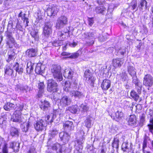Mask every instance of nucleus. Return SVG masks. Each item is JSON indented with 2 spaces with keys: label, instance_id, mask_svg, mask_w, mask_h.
<instances>
[{
  "label": "nucleus",
  "instance_id": "nucleus-1",
  "mask_svg": "<svg viewBox=\"0 0 153 153\" xmlns=\"http://www.w3.org/2000/svg\"><path fill=\"white\" fill-rule=\"evenodd\" d=\"M18 108L14 113L11 119L14 122L20 123L25 122V120L21 117V111L23 109V105H19L17 106Z\"/></svg>",
  "mask_w": 153,
  "mask_h": 153
},
{
  "label": "nucleus",
  "instance_id": "nucleus-2",
  "mask_svg": "<svg viewBox=\"0 0 153 153\" xmlns=\"http://www.w3.org/2000/svg\"><path fill=\"white\" fill-rule=\"evenodd\" d=\"M50 116L48 115L45 117V120L43 119L37 120L34 124V128L37 131H42L47 126V123L49 122Z\"/></svg>",
  "mask_w": 153,
  "mask_h": 153
},
{
  "label": "nucleus",
  "instance_id": "nucleus-3",
  "mask_svg": "<svg viewBox=\"0 0 153 153\" xmlns=\"http://www.w3.org/2000/svg\"><path fill=\"white\" fill-rule=\"evenodd\" d=\"M83 36L87 40V44L89 45H93L94 43L95 39L97 38L95 31L85 33Z\"/></svg>",
  "mask_w": 153,
  "mask_h": 153
},
{
  "label": "nucleus",
  "instance_id": "nucleus-4",
  "mask_svg": "<svg viewBox=\"0 0 153 153\" xmlns=\"http://www.w3.org/2000/svg\"><path fill=\"white\" fill-rule=\"evenodd\" d=\"M61 67L59 65H54L52 68L51 72L54 78L57 81H60L62 79V77L61 73Z\"/></svg>",
  "mask_w": 153,
  "mask_h": 153
},
{
  "label": "nucleus",
  "instance_id": "nucleus-5",
  "mask_svg": "<svg viewBox=\"0 0 153 153\" xmlns=\"http://www.w3.org/2000/svg\"><path fill=\"white\" fill-rule=\"evenodd\" d=\"M68 22V20L67 17L64 16H61L57 19L55 27L56 29H60L67 24Z\"/></svg>",
  "mask_w": 153,
  "mask_h": 153
},
{
  "label": "nucleus",
  "instance_id": "nucleus-6",
  "mask_svg": "<svg viewBox=\"0 0 153 153\" xmlns=\"http://www.w3.org/2000/svg\"><path fill=\"white\" fill-rule=\"evenodd\" d=\"M68 22V20L67 17L64 16H61L57 19L55 27L56 29H60L67 24Z\"/></svg>",
  "mask_w": 153,
  "mask_h": 153
},
{
  "label": "nucleus",
  "instance_id": "nucleus-7",
  "mask_svg": "<svg viewBox=\"0 0 153 153\" xmlns=\"http://www.w3.org/2000/svg\"><path fill=\"white\" fill-rule=\"evenodd\" d=\"M77 80L76 79H73L71 82L66 81L64 88V91L67 92L69 91L71 88L76 89L77 88Z\"/></svg>",
  "mask_w": 153,
  "mask_h": 153
},
{
  "label": "nucleus",
  "instance_id": "nucleus-8",
  "mask_svg": "<svg viewBox=\"0 0 153 153\" xmlns=\"http://www.w3.org/2000/svg\"><path fill=\"white\" fill-rule=\"evenodd\" d=\"M47 84V90L48 91L54 92L57 91V84L53 80H48Z\"/></svg>",
  "mask_w": 153,
  "mask_h": 153
},
{
  "label": "nucleus",
  "instance_id": "nucleus-9",
  "mask_svg": "<svg viewBox=\"0 0 153 153\" xmlns=\"http://www.w3.org/2000/svg\"><path fill=\"white\" fill-rule=\"evenodd\" d=\"M143 85L146 87L150 88L153 85V77L149 74L145 76L143 81Z\"/></svg>",
  "mask_w": 153,
  "mask_h": 153
},
{
  "label": "nucleus",
  "instance_id": "nucleus-10",
  "mask_svg": "<svg viewBox=\"0 0 153 153\" xmlns=\"http://www.w3.org/2000/svg\"><path fill=\"white\" fill-rule=\"evenodd\" d=\"M117 111L114 114H111V117L113 119L117 121H119L123 117V114L122 112V108L120 107H118L117 108Z\"/></svg>",
  "mask_w": 153,
  "mask_h": 153
},
{
  "label": "nucleus",
  "instance_id": "nucleus-11",
  "mask_svg": "<svg viewBox=\"0 0 153 153\" xmlns=\"http://www.w3.org/2000/svg\"><path fill=\"white\" fill-rule=\"evenodd\" d=\"M84 75L85 77L86 78V80L88 81V83H90L91 85L93 87H94V84L95 79L94 77L92 76L90 71L88 69L85 71L84 73Z\"/></svg>",
  "mask_w": 153,
  "mask_h": 153
},
{
  "label": "nucleus",
  "instance_id": "nucleus-12",
  "mask_svg": "<svg viewBox=\"0 0 153 153\" xmlns=\"http://www.w3.org/2000/svg\"><path fill=\"white\" fill-rule=\"evenodd\" d=\"M53 25V24L51 22H47L45 23L43 28V33L45 36H48L51 33Z\"/></svg>",
  "mask_w": 153,
  "mask_h": 153
},
{
  "label": "nucleus",
  "instance_id": "nucleus-13",
  "mask_svg": "<svg viewBox=\"0 0 153 153\" xmlns=\"http://www.w3.org/2000/svg\"><path fill=\"white\" fill-rule=\"evenodd\" d=\"M58 10L59 9L57 6L53 5H52L51 8H49L48 9L47 12L48 15L50 16H55L56 15Z\"/></svg>",
  "mask_w": 153,
  "mask_h": 153
},
{
  "label": "nucleus",
  "instance_id": "nucleus-14",
  "mask_svg": "<svg viewBox=\"0 0 153 153\" xmlns=\"http://www.w3.org/2000/svg\"><path fill=\"white\" fill-rule=\"evenodd\" d=\"M70 95L72 97L74 96L75 98L80 99L85 97V94L83 93L77 91H70Z\"/></svg>",
  "mask_w": 153,
  "mask_h": 153
},
{
  "label": "nucleus",
  "instance_id": "nucleus-15",
  "mask_svg": "<svg viewBox=\"0 0 153 153\" xmlns=\"http://www.w3.org/2000/svg\"><path fill=\"white\" fill-rule=\"evenodd\" d=\"M71 99L66 96H63L60 101L61 105L63 107L68 105L71 103Z\"/></svg>",
  "mask_w": 153,
  "mask_h": 153
},
{
  "label": "nucleus",
  "instance_id": "nucleus-16",
  "mask_svg": "<svg viewBox=\"0 0 153 153\" xmlns=\"http://www.w3.org/2000/svg\"><path fill=\"white\" fill-rule=\"evenodd\" d=\"M127 71L131 77H134V76L136 75V70L135 69L134 65L131 63H128L127 66Z\"/></svg>",
  "mask_w": 153,
  "mask_h": 153
},
{
  "label": "nucleus",
  "instance_id": "nucleus-17",
  "mask_svg": "<svg viewBox=\"0 0 153 153\" xmlns=\"http://www.w3.org/2000/svg\"><path fill=\"white\" fill-rule=\"evenodd\" d=\"M45 67L41 63L37 64L36 67L35 71L38 74H42L45 72Z\"/></svg>",
  "mask_w": 153,
  "mask_h": 153
},
{
  "label": "nucleus",
  "instance_id": "nucleus-18",
  "mask_svg": "<svg viewBox=\"0 0 153 153\" xmlns=\"http://www.w3.org/2000/svg\"><path fill=\"white\" fill-rule=\"evenodd\" d=\"M52 149L56 151L57 153H62L65 149V146L64 145H61L58 143L54 144L52 147Z\"/></svg>",
  "mask_w": 153,
  "mask_h": 153
},
{
  "label": "nucleus",
  "instance_id": "nucleus-19",
  "mask_svg": "<svg viewBox=\"0 0 153 153\" xmlns=\"http://www.w3.org/2000/svg\"><path fill=\"white\" fill-rule=\"evenodd\" d=\"M14 69L19 74H22L23 71V66L22 64L20 65L18 62L14 63L13 65Z\"/></svg>",
  "mask_w": 153,
  "mask_h": 153
},
{
  "label": "nucleus",
  "instance_id": "nucleus-20",
  "mask_svg": "<svg viewBox=\"0 0 153 153\" xmlns=\"http://www.w3.org/2000/svg\"><path fill=\"white\" fill-rule=\"evenodd\" d=\"M111 81L109 79H104L101 85V87L104 90H107L111 86Z\"/></svg>",
  "mask_w": 153,
  "mask_h": 153
},
{
  "label": "nucleus",
  "instance_id": "nucleus-21",
  "mask_svg": "<svg viewBox=\"0 0 153 153\" xmlns=\"http://www.w3.org/2000/svg\"><path fill=\"white\" fill-rule=\"evenodd\" d=\"M59 137L61 141L64 143H66L69 140L70 136L67 133L62 132L59 134Z\"/></svg>",
  "mask_w": 153,
  "mask_h": 153
},
{
  "label": "nucleus",
  "instance_id": "nucleus-22",
  "mask_svg": "<svg viewBox=\"0 0 153 153\" xmlns=\"http://www.w3.org/2000/svg\"><path fill=\"white\" fill-rule=\"evenodd\" d=\"M49 102L46 100L41 101V103L40 105V108L44 111L48 110L50 107Z\"/></svg>",
  "mask_w": 153,
  "mask_h": 153
},
{
  "label": "nucleus",
  "instance_id": "nucleus-23",
  "mask_svg": "<svg viewBox=\"0 0 153 153\" xmlns=\"http://www.w3.org/2000/svg\"><path fill=\"white\" fill-rule=\"evenodd\" d=\"M65 130L66 131H69L74 129V126L73 123L71 121H66L63 125Z\"/></svg>",
  "mask_w": 153,
  "mask_h": 153
},
{
  "label": "nucleus",
  "instance_id": "nucleus-24",
  "mask_svg": "<svg viewBox=\"0 0 153 153\" xmlns=\"http://www.w3.org/2000/svg\"><path fill=\"white\" fill-rule=\"evenodd\" d=\"M37 50L35 49L31 48L27 50L26 53L29 57L35 56L37 55Z\"/></svg>",
  "mask_w": 153,
  "mask_h": 153
},
{
  "label": "nucleus",
  "instance_id": "nucleus-25",
  "mask_svg": "<svg viewBox=\"0 0 153 153\" xmlns=\"http://www.w3.org/2000/svg\"><path fill=\"white\" fill-rule=\"evenodd\" d=\"M123 63V62L121 59H114L113 60V65L115 68L120 67Z\"/></svg>",
  "mask_w": 153,
  "mask_h": 153
},
{
  "label": "nucleus",
  "instance_id": "nucleus-26",
  "mask_svg": "<svg viewBox=\"0 0 153 153\" xmlns=\"http://www.w3.org/2000/svg\"><path fill=\"white\" fill-rule=\"evenodd\" d=\"M64 76L65 78L71 79L74 75V72L71 69H65L64 72Z\"/></svg>",
  "mask_w": 153,
  "mask_h": 153
},
{
  "label": "nucleus",
  "instance_id": "nucleus-27",
  "mask_svg": "<svg viewBox=\"0 0 153 153\" xmlns=\"http://www.w3.org/2000/svg\"><path fill=\"white\" fill-rule=\"evenodd\" d=\"M149 114L150 116V122L151 124H149L148 126L150 131L153 133V111L152 110H150Z\"/></svg>",
  "mask_w": 153,
  "mask_h": 153
},
{
  "label": "nucleus",
  "instance_id": "nucleus-28",
  "mask_svg": "<svg viewBox=\"0 0 153 153\" xmlns=\"http://www.w3.org/2000/svg\"><path fill=\"white\" fill-rule=\"evenodd\" d=\"M10 134L12 137H18L19 135V130L14 127H11L10 129Z\"/></svg>",
  "mask_w": 153,
  "mask_h": 153
},
{
  "label": "nucleus",
  "instance_id": "nucleus-29",
  "mask_svg": "<svg viewBox=\"0 0 153 153\" xmlns=\"http://www.w3.org/2000/svg\"><path fill=\"white\" fill-rule=\"evenodd\" d=\"M10 147L13 149L14 152H17L19 150V144L15 142H12L10 143Z\"/></svg>",
  "mask_w": 153,
  "mask_h": 153
},
{
  "label": "nucleus",
  "instance_id": "nucleus-30",
  "mask_svg": "<svg viewBox=\"0 0 153 153\" xmlns=\"http://www.w3.org/2000/svg\"><path fill=\"white\" fill-rule=\"evenodd\" d=\"M114 7V5L111 4L109 5L107 9V13L106 15V17L108 19L111 18L112 17V13L113 11V9Z\"/></svg>",
  "mask_w": 153,
  "mask_h": 153
},
{
  "label": "nucleus",
  "instance_id": "nucleus-31",
  "mask_svg": "<svg viewBox=\"0 0 153 153\" xmlns=\"http://www.w3.org/2000/svg\"><path fill=\"white\" fill-rule=\"evenodd\" d=\"M28 87L27 85L22 86L17 85L16 86L15 89L16 91H19L23 93L24 92L26 93L27 91V90H28Z\"/></svg>",
  "mask_w": 153,
  "mask_h": 153
},
{
  "label": "nucleus",
  "instance_id": "nucleus-32",
  "mask_svg": "<svg viewBox=\"0 0 153 153\" xmlns=\"http://www.w3.org/2000/svg\"><path fill=\"white\" fill-rule=\"evenodd\" d=\"M137 1L136 0H133L132 1L130 4L127 8V10L131 9L133 11V12H134L138 10V8L137 7Z\"/></svg>",
  "mask_w": 153,
  "mask_h": 153
},
{
  "label": "nucleus",
  "instance_id": "nucleus-33",
  "mask_svg": "<svg viewBox=\"0 0 153 153\" xmlns=\"http://www.w3.org/2000/svg\"><path fill=\"white\" fill-rule=\"evenodd\" d=\"M136 118L135 115H131L130 116L128 120L129 125L131 126H134L136 124Z\"/></svg>",
  "mask_w": 153,
  "mask_h": 153
},
{
  "label": "nucleus",
  "instance_id": "nucleus-34",
  "mask_svg": "<svg viewBox=\"0 0 153 153\" xmlns=\"http://www.w3.org/2000/svg\"><path fill=\"white\" fill-rule=\"evenodd\" d=\"M16 105L10 102H7L4 106V109L6 111H10L11 110L15 109Z\"/></svg>",
  "mask_w": 153,
  "mask_h": 153
},
{
  "label": "nucleus",
  "instance_id": "nucleus-35",
  "mask_svg": "<svg viewBox=\"0 0 153 153\" xmlns=\"http://www.w3.org/2000/svg\"><path fill=\"white\" fill-rule=\"evenodd\" d=\"M7 54L8 57L6 61L9 62L15 58V54L13 51L10 50L8 51Z\"/></svg>",
  "mask_w": 153,
  "mask_h": 153
},
{
  "label": "nucleus",
  "instance_id": "nucleus-36",
  "mask_svg": "<svg viewBox=\"0 0 153 153\" xmlns=\"http://www.w3.org/2000/svg\"><path fill=\"white\" fill-rule=\"evenodd\" d=\"M106 9L103 6L96 7L95 11L97 13L104 14L106 11Z\"/></svg>",
  "mask_w": 153,
  "mask_h": 153
},
{
  "label": "nucleus",
  "instance_id": "nucleus-37",
  "mask_svg": "<svg viewBox=\"0 0 153 153\" xmlns=\"http://www.w3.org/2000/svg\"><path fill=\"white\" fill-rule=\"evenodd\" d=\"M78 110V107L76 105H73L66 108L65 111H69L70 112L73 114L76 113Z\"/></svg>",
  "mask_w": 153,
  "mask_h": 153
},
{
  "label": "nucleus",
  "instance_id": "nucleus-38",
  "mask_svg": "<svg viewBox=\"0 0 153 153\" xmlns=\"http://www.w3.org/2000/svg\"><path fill=\"white\" fill-rule=\"evenodd\" d=\"M147 1L145 0H141L139 5L140 10H143L144 9H146L147 8Z\"/></svg>",
  "mask_w": 153,
  "mask_h": 153
},
{
  "label": "nucleus",
  "instance_id": "nucleus-39",
  "mask_svg": "<svg viewBox=\"0 0 153 153\" xmlns=\"http://www.w3.org/2000/svg\"><path fill=\"white\" fill-rule=\"evenodd\" d=\"M53 113L57 116V118H59L63 116V111L60 109L54 110Z\"/></svg>",
  "mask_w": 153,
  "mask_h": 153
},
{
  "label": "nucleus",
  "instance_id": "nucleus-40",
  "mask_svg": "<svg viewBox=\"0 0 153 153\" xmlns=\"http://www.w3.org/2000/svg\"><path fill=\"white\" fill-rule=\"evenodd\" d=\"M130 148V146L128 142L123 143L121 146L122 150L124 151H128Z\"/></svg>",
  "mask_w": 153,
  "mask_h": 153
},
{
  "label": "nucleus",
  "instance_id": "nucleus-41",
  "mask_svg": "<svg viewBox=\"0 0 153 153\" xmlns=\"http://www.w3.org/2000/svg\"><path fill=\"white\" fill-rule=\"evenodd\" d=\"M119 140L117 137H115L112 143V146L113 148L118 149L119 147Z\"/></svg>",
  "mask_w": 153,
  "mask_h": 153
},
{
  "label": "nucleus",
  "instance_id": "nucleus-42",
  "mask_svg": "<svg viewBox=\"0 0 153 153\" xmlns=\"http://www.w3.org/2000/svg\"><path fill=\"white\" fill-rule=\"evenodd\" d=\"M13 71L10 67H8L5 68V76H12L13 74Z\"/></svg>",
  "mask_w": 153,
  "mask_h": 153
},
{
  "label": "nucleus",
  "instance_id": "nucleus-43",
  "mask_svg": "<svg viewBox=\"0 0 153 153\" xmlns=\"http://www.w3.org/2000/svg\"><path fill=\"white\" fill-rule=\"evenodd\" d=\"M33 67L31 62H28L27 64V73L30 74L33 70Z\"/></svg>",
  "mask_w": 153,
  "mask_h": 153
},
{
  "label": "nucleus",
  "instance_id": "nucleus-44",
  "mask_svg": "<svg viewBox=\"0 0 153 153\" xmlns=\"http://www.w3.org/2000/svg\"><path fill=\"white\" fill-rule=\"evenodd\" d=\"M64 43V41L62 40L55 41L52 42V45L55 47L61 46Z\"/></svg>",
  "mask_w": 153,
  "mask_h": 153
},
{
  "label": "nucleus",
  "instance_id": "nucleus-45",
  "mask_svg": "<svg viewBox=\"0 0 153 153\" xmlns=\"http://www.w3.org/2000/svg\"><path fill=\"white\" fill-rule=\"evenodd\" d=\"M24 123V125H22V130L23 131L26 132L28 130L30 126V124L28 122L27 123H25V122Z\"/></svg>",
  "mask_w": 153,
  "mask_h": 153
},
{
  "label": "nucleus",
  "instance_id": "nucleus-46",
  "mask_svg": "<svg viewBox=\"0 0 153 153\" xmlns=\"http://www.w3.org/2000/svg\"><path fill=\"white\" fill-rule=\"evenodd\" d=\"M131 96L134 100L137 101L139 98V96L134 91H132L131 93Z\"/></svg>",
  "mask_w": 153,
  "mask_h": 153
},
{
  "label": "nucleus",
  "instance_id": "nucleus-47",
  "mask_svg": "<svg viewBox=\"0 0 153 153\" xmlns=\"http://www.w3.org/2000/svg\"><path fill=\"white\" fill-rule=\"evenodd\" d=\"M58 131L56 129H53L49 131V134L50 136L52 137H54L58 133Z\"/></svg>",
  "mask_w": 153,
  "mask_h": 153
},
{
  "label": "nucleus",
  "instance_id": "nucleus-48",
  "mask_svg": "<svg viewBox=\"0 0 153 153\" xmlns=\"http://www.w3.org/2000/svg\"><path fill=\"white\" fill-rule=\"evenodd\" d=\"M31 35L32 37L35 40L38 41L39 39V36L38 31L36 30L33 31L31 33Z\"/></svg>",
  "mask_w": 153,
  "mask_h": 153
},
{
  "label": "nucleus",
  "instance_id": "nucleus-49",
  "mask_svg": "<svg viewBox=\"0 0 153 153\" xmlns=\"http://www.w3.org/2000/svg\"><path fill=\"white\" fill-rule=\"evenodd\" d=\"M31 35L32 37L35 40L38 41L39 39V36L38 31L36 30L33 31L31 33Z\"/></svg>",
  "mask_w": 153,
  "mask_h": 153
},
{
  "label": "nucleus",
  "instance_id": "nucleus-50",
  "mask_svg": "<svg viewBox=\"0 0 153 153\" xmlns=\"http://www.w3.org/2000/svg\"><path fill=\"white\" fill-rule=\"evenodd\" d=\"M81 108V110L83 112H86L89 109L87 105L85 104H82L79 106Z\"/></svg>",
  "mask_w": 153,
  "mask_h": 153
},
{
  "label": "nucleus",
  "instance_id": "nucleus-51",
  "mask_svg": "<svg viewBox=\"0 0 153 153\" xmlns=\"http://www.w3.org/2000/svg\"><path fill=\"white\" fill-rule=\"evenodd\" d=\"M85 125L88 128H90L91 126V120L90 118H88L85 121Z\"/></svg>",
  "mask_w": 153,
  "mask_h": 153
},
{
  "label": "nucleus",
  "instance_id": "nucleus-52",
  "mask_svg": "<svg viewBox=\"0 0 153 153\" xmlns=\"http://www.w3.org/2000/svg\"><path fill=\"white\" fill-rule=\"evenodd\" d=\"M79 56V53L77 52L72 53H71V55L68 57L71 59H75L78 58Z\"/></svg>",
  "mask_w": 153,
  "mask_h": 153
},
{
  "label": "nucleus",
  "instance_id": "nucleus-53",
  "mask_svg": "<svg viewBox=\"0 0 153 153\" xmlns=\"http://www.w3.org/2000/svg\"><path fill=\"white\" fill-rule=\"evenodd\" d=\"M135 89L138 94L141 93L142 87V83H139V84L135 85Z\"/></svg>",
  "mask_w": 153,
  "mask_h": 153
},
{
  "label": "nucleus",
  "instance_id": "nucleus-54",
  "mask_svg": "<svg viewBox=\"0 0 153 153\" xmlns=\"http://www.w3.org/2000/svg\"><path fill=\"white\" fill-rule=\"evenodd\" d=\"M133 79V82L135 85L139 84V83H141L140 81L138 80L137 77L136 75L134 76V77H132Z\"/></svg>",
  "mask_w": 153,
  "mask_h": 153
},
{
  "label": "nucleus",
  "instance_id": "nucleus-55",
  "mask_svg": "<svg viewBox=\"0 0 153 153\" xmlns=\"http://www.w3.org/2000/svg\"><path fill=\"white\" fill-rule=\"evenodd\" d=\"M45 86L43 82H40L38 84V87L39 90H41V93H43Z\"/></svg>",
  "mask_w": 153,
  "mask_h": 153
},
{
  "label": "nucleus",
  "instance_id": "nucleus-56",
  "mask_svg": "<svg viewBox=\"0 0 153 153\" xmlns=\"http://www.w3.org/2000/svg\"><path fill=\"white\" fill-rule=\"evenodd\" d=\"M127 76L125 73H123L121 76V79L123 82H127Z\"/></svg>",
  "mask_w": 153,
  "mask_h": 153
},
{
  "label": "nucleus",
  "instance_id": "nucleus-57",
  "mask_svg": "<svg viewBox=\"0 0 153 153\" xmlns=\"http://www.w3.org/2000/svg\"><path fill=\"white\" fill-rule=\"evenodd\" d=\"M25 14H23V17H22V20H23L24 23H25L26 26H28V23L29 22L28 19L25 17Z\"/></svg>",
  "mask_w": 153,
  "mask_h": 153
},
{
  "label": "nucleus",
  "instance_id": "nucleus-58",
  "mask_svg": "<svg viewBox=\"0 0 153 153\" xmlns=\"http://www.w3.org/2000/svg\"><path fill=\"white\" fill-rule=\"evenodd\" d=\"M14 39L12 40H7L6 44L7 46L9 48H12L13 47L14 42Z\"/></svg>",
  "mask_w": 153,
  "mask_h": 153
},
{
  "label": "nucleus",
  "instance_id": "nucleus-59",
  "mask_svg": "<svg viewBox=\"0 0 153 153\" xmlns=\"http://www.w3.org/2000/svg\"><path fill=\"white\" fill-rule=\"evenodd\" d=\"M14 39L12 37V34L11 33H7L6 41L7 40H13Z\"/></svg>",
  "mask_w": 153,
  "mask_h": 153
},
{
  "label": "nucleus",
  "instance_id": "nucleus-60",
  "mask_svg": "<svg viewBox=\"0 0 153 153\" xmlns=\"http://www.w3.org/2000/svg\"><path fill=\"white\" fill-rule=\"evenodd\" d=\"M5 123V121H4V118L3 117L0 118V124L1 125V127L2 128H5L6 127L5 124L4 123Z\"/></svg>",
  "mask_w": 153,
  "mask_h": 153
},
{
  "label": "nucleus",
  "instance_id": "nucleus-61",
  "mask_svg": "<svg viewBox=\"0 0 153 153\" xmlns=\"http://www.w3.org/2000/svg\"><path fill=\"white\" fill-rule=\"evenodd\" d=\"M88 25L91 26L94 23V20L93 18H88Z\"/></svg>",
  "mask_w": 153,
  "mask_h": 153
},
{
  "label": "nucleus",
  "instance_id": "nucleus-62",
  "mask_svg": "<svg viewBox=\"0 0 153 153\" xmlns=\"http://www.w3.org/2000/svg\"><path fill=\"white\" fill-rule=\"evenodd\" d=\"M99 36H97V38H98L99 40L101 42H102L106 40V38L104 37V36L101 34H99Z\"/></svg>",
  "mask_w": 153,
  "mask_h": 153
},
{
  "label": "nucleus",
  "instance_id": "nucleus-63",
  "mask_svg": "<svg viewBox=\"0 0 153 153\" xmlns=\"http://www.w3.org/2000/svg\"><path fill=\"white\" fill-rule=\"evenodd\" d=\"M28 153H36L35 148L33 146L31 147Z\"/></svg>",
  "mask_w": 153,
  "mask_h": 153
},
{
  "label": "nucleus",
  "instance_id": "nucleus-64",
  "mask_svg": "<svg viewBox=\"0 0 153 153\" xmlns=\"http://www.w3.org/2000/svg\"><path fill=\"white\" fill-rule=\"evenodd\" d=\"M140 123L143 124L145 121V116L144 114H142L140 116Z\"/></svg>",
  "mask_w": 153,
  "mask_h": 153
}]
</instances>
